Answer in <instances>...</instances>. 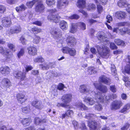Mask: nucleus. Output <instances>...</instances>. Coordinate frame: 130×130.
<instances>
[{"label": "nucleus", "instance_id": "26", "mask_svg": "<svg viewBox=\"0 0 130 130\" xmlns=\"http://www.w3.org/2000/svg\"><path fill=\"white\" fill-rule=\"evenodd\" d=\"M76 5L79 8L84 9L86 7V1L85 0H77Z\"/></svg>", "mask_w": 130, "mask_h": 130}, {"label": "nucleus", "instance_id": "44", "mask_svg": "<svg viewBox=\"0 0 130 130\" xmlns=\"http://www.w3.org/2000/svg\"><path fill=\"white\" fill-rule=\"evenodd\" d=\"M123 73L130 75V64H128L125 67Z\"/></svg>", "mask_w": 130, "mask_h": 130}, {"label": "nucleus", "instance_id": "3", "mask_svg": "<svg viewBox=\"0 0 130 130\" xmlns=\"http://www.w3.org/2000/svg\"><path fill=\"white\" fill-rule=\"evenodd\" d=\"M13 75L15 78L19 80L20 82L25 81L27 80L26 73L22 72L19 70H14L12 73Z\"/></svg>", "mask_w": 130, "mask_h": 130}, {"label": "nucleus", "instance_id": "11", "mask_svg": "<svg viewBox=\"0 0 130 130\" xmlns=\"http://www.w3.org/2000/svg\"><path fill=\"white\" fill-rule=\"evenodd\" d=\"M72 99V95L70 93L63 95L61 98L62 101L66 104L70 103L71 102Z\"/></svg>", "mask_w": 130, "mask_h": 130}, {"label": "nucleus", "instance_id": "61", "mask_svg": "<svg viewBox=\"0 0 130 130\" xmlns=\"http://www.w3.org/2000/svg\"><path fill=\"white\" fill-rule=\"evenodd\" d=\"M20 40L21 41V43L22 44L24 45H26V40L24 37L22 36L20 38Z\"/></svg>", "mask_w": 130, "mask_h": 130}, {"label": "nucleus", "instance_id": "9", "mask_svg": "<svg viewBox=\"0 0 130 130\" xmlns=\"http://www.w3.org/2000/svg\"><path fill=\"white\" fill-rule=\"evenodd\" d=\"M30 104L33 107L39 110H41L43 108L42 102L37 99L31 101Z\"/></svg>", "mask_w": 130, "mask_h": 130}, {"label": "nucleus", "instance_id": "14", "mask_svg": "<svg viewBox=\"0 0 130 130\" xmlns=\"http://www.w3.org/2000/svg\"><path fill=\"white\" fill-rule=\"evenodd\" d=\"M29 31L34 35L42 32V29L36 26H32L29 27Z\"/></svg>", "mask_w": 130, "mask_h": 130}, {"label": "nucleus", "instance_id": "42", "mask_svg": "<svg viewBox=\"0 0 130 130\" xmlns=\"http://www.w3.org/2000/svg\"><path fill=\"white\" fill-rule=\"evenodd\" d=\"M25 48L24 47L21 48L17 53V56L19 58L23 56L25 53Z\"/></svg>", "mask_w": 130, "mask_h": 130}, {"label": "nucleus", "instance_id": "45", "mask_svg": "<svg viewBox=\"0 0 130 130\" xmlns=\"http://www.w3.org/2000/svg\"><path fill=\"white\" fill-rule=\"evenodd\" d=\"M21 109L22 112L23 113H29L31 110L30 107L29 106L22 107Z\"/></svg>", "mask_w": 130, "mask_h": 130}, {"label": "nucleus", "instance_id": "37", "mask_svg": "<svg viewBox=\"0 0 130 130\" xmlns=\"http://www.w3.org/2000/svg\"><path fill=\"white\" fill-rule=\"evenodd\" d=\"M27 8L25 5L22 4L21 5L15 8V10L17 12H20L25 11Z\"/></svg>", "mask_w": 130, "mask_h": 130}, {"label": "nucleus", "instance_id": "28", "mask_svg": "<svg viewBox=\"0 0 130 130\" xmlns=\"http://www.w3.org/2000/svg\"><path fill=\"white\" fill-rule=\"evenodd\" d=\"M119 33L122 35L127 34L130 35V29L127 27H124L119 29Z\"/></svg>", "mask_w": 130, "mask_h": 130}, {"label": "nucleus", "instance_id": "6", "mask_svg": "<svg viewBox=\"0 0 130 130\" xmlns=\"http://www.w3.org/2000/svg\"><path fill=\"white\" fill-rule=\"evenodd\" d=\"M123 103L120 100H116L111 103L110 108L111 110H116L120 109L123 106Z\"/></svg>", "mask_w": 130, "mask_h": 130}, {"label": "nucleus", "instance_id": "51", "mask_svg": "<svg viewBox=\"0 0 130 130\" xmlns=\"http://www.w3.org/2000/svg\"><path fill=\"white\" fill-rule=\"evenodd\" d=\"M130 126V124L129 123L127 122L125 123L124 125L121 128V130H127L129 127Z\"/></svg>", "mask_w": 130, "mask_h": 130}, {"label": "nucleus", "instance_id": "7", "mask_svg": "<svg viewBox=\"0 0 130 130\" xmlns=\"http://www.w3.org/2000/svg\"><path fill=\"white\" fill-rule=\"evenodd\" d=\"M0 53L5 56L6 60L10 59L13 56L12 53L10 52L9 49L7 48L4 49L2 46L0 47Z\"/></svg>", "mask_w": 130, "mask_h": 130}, {"label": "nucleus", "instance_id": "24", "mask_svg": "<svg viewBox=\"0 0 130 130\" xmlns=\"http://www.w3.org/2000/svg\"><path fill=\"white\" fill-rule=\"evenodd\" d=\"M47 19L50 20H52L53 22L56 23L58 22L59 16L58 14H49L48 15Z\"/></svg>", "mask_w": 130, "mask_h": 130}, {"label": "nucleus", "instance_id": "59", "mask_svg": "<svg viewBox=\"0 0 130 130\" xmlns=\"http://www.w3.org/2000/svg\"><path fill=\"white\" fill-rule=\"evenodd\" d=\"M79 18V16L78 15L74 14L71 15L70 17V18L71 19H78Z\"/></svg>", "mask_w": 130, "mask_h": 130}, {"label": "nucleus", "instance_id": "50", "mask_svg": "<svg viewBox=\"0 0 130 130\" xmlns=\"http://www.w3.org/2000/svg\"><path fill=\"white\" fill-rule=\"evenodd\" d=\"M97 10L99 14L101 13L103 11V8L100 5H98L97 6Z\"/></svg>", "mask_w": 130, "mask_h": 130}, {"label": "nucleus", "instance_id": "30", "mask_svg": "<svg viewBox=\"0 0 130 130\" xmlns=\"http://www.w3.org/2000/svg\"><path fill=\"white\" fill-rule=\"evenodd\" d=\"M31 120L30 118H25L22 119L21 121V123L22 124L23 126L25 127L29 126L31 122Z\"/></svg>", "mask_w": 130, "mask_h": 130}, {"label": "nucleus", "instance_id": "5", "mask_svg": "<svg viewBox=\"0 0 130 130\" xmlns=\"http://www.w3.org/2000/svg\"><path fill=\"white\" fill-rule=\"evenodd\" d=\"M50 32L52 37L55 39H59L62 36V32L59 29L53 28L51 29Z\"/></svg>", "mask_w": 130, "mask_h": 130}, {"label": "nucleus", "instance_id": "53", "mask_svg": "<svg viewBox=\"0 0 130 130\" xmlns=\"http://www.w3.org/2000/svg\"><path fill=\"white\" fill-rule=\"evenodd\" d=\"M110 47L112 50H117L118 48L117 46L113 42H111L110 43Z\"/></svg>", "mask_w": 130, "mask_h": 130}, {"label": "nucleus", "instance_id": "62", "mask_svg": "<svg viewBox=\"0 0 130 130\" xmlns=\"http://www.w3.org/2000/svg\"><path fill=\"white\" fill-rule=\"evenodd\" d=\"M106 18L107 20L106 21L108 23H110L112 21V17L110 15H107L106 16Z\"/></svg>", "mask_w": 130, "mask_h": 130}, {"label": "nucleus", "instance_id": "33", "mask_svg": "<svg viewBox=\"0 0 130 130\" xmlns=\"http://www.w3.org/2000/svg\"><path fill=\"white\" fill-rule=\"evenodd\" d=\"M5 87L7 88H9L12 86V84L10 80L7 78H4L2 80Z\"/></svg>", "mask_w": 130, "mask_h": 130}, {"label": "nucleus", "instance_id": "13", "mask_svg": "<svg viewBox=\"0 0 130 130\" xmlns=\"http://www.w3.org/2000/svg\"><path fill=\"white\" fill-rule=\"evenodd\" d=\"M99 81L100 83H103L107 85H109L111 84V80L109 78L103 75L99 77Z\"/></svg>", "mask_w": 130, "mask_h": 130}, {"label": "nucleus", "instance_id": "1", "mask_svg": "<svg viewBox=\"0 0 130 130\" xmlns=\"http://www.w3.org/2000/svg\"><path fill=\"white\" fill-rule=\"evenodd\" d=\"M76 38L73 36H68L66 38V41L68 46H64L61 49L62 52L64 54H68L70 47L75 46L77 43Z\"/></svg>", "mask_w": 130, "mask_h": 130}, {"label": "nucleus", "instance_id": "12", "mask_svg": "<svg viewBox=\"0 0 130 130\" xmlns=\"http://www.w3.org/2000/svg\"><path fill=\"white\" fill-rule=\"evenodd\" d=\"M95 88L101 92L103 93H106L108 91V89L107 86L103 85H99L97 83H94L93 84Z\"/></svg>", "mask_w": 130, "mask_h": 130}, {"label": "nucleus", "instance_id": "18", "mask_svg": "<svg viewBox=\"0 0 130 130\" xmlns=\"http://www.w3.org/2000/svg\"><path fill=\"white\" fill-rule=\"evenodd\" d=\"M116 18L119 20L125 19L127 16L126 13L125 12L119 11L116 12L115 13Z\"/></svg>", "mask_w": 130, "mask_h": 130}, {"label": "nucleus", "instance_id": "27", "mask_svg": "<svg viewBox=\"0 0 130 130\" xmlns=\"http://www.w3.org/2000/svg\"><path fill=\"white\" fill-rule=\"evenodd\" d=\"M2 24L4 27H8L10 26L11 24V21L7 17L4 18L2 21Z\"/></svg>", "mask_w": 130, "mask_h": 130}, {"label": "nucleus", "instance_id": "40", "mask_svg": "<svg viewBox=\"0 0 130 130\" xmlns=\"http://www.w3.org/2000/svg\"><path fill=\"white\" fill-rule=\"evenodd\" d=\"M96 116L94 114L89 113L86 115L85 118L87 119L90 120L91 119H94L96 118Z\"/></svg>", "mask_w": 130, "mask_h": 130}, {"label": "nucleus", "instance_id": "34", "mask_svg": "<svg viewBox=\"0 0 130 130\" xmlns=\"http://www.w3.org/2000/svg\"><path fill=\"white\" fill-rule=\"evenodd\" d=\"M114 42L117 45L122 46H125V42L120 39H115L114 40Z\"/></svg>", "mask_w": 130, "mask_h": 130}, {"label": "nucleus", "instance_id": "55", "mask_svg": "<svg viewBox=\"0 0 130 130\" xmlns=\"http://www.w3.org/2000/svg\"><path fill=\"white\" fill-rule=\"evenodd\" d=\"M95 109L98 111H101L102 109V105L100 104H98L95 105Z\"/></svg>", "mask_w": 130, "mask_h": 130}, {"label": "nucleus", "instance_id": "15", "mask_svg": "<svg viewBox=\"0 0 130 130\" xmlns=\"http://www.w3.org/2000/svg\"><path fill=\"white\" fill-rule=\"evenodd\" d=\"M69 3L68 0H58L57 7L58 9H61L66 7Z\"/></svg>", "mask_w": 130, "mask_h": 130}, {"label": "nucleus", "instance_id": "52", "mask_svg": "<svg viewBox=\"0 0 130 130\" xmlns=\"http://www.w3.org/2000/svg\"><path fill=\"white\" fill-rule=\"evenodd\" d=\"M65 88L64 85L62 83H59L57 86V89L59 90H61Z\"/></svg>", "mask_w": 130, "mask_h": 130}, {"label": "nucleus", "instance_id": "35", "mask_svg": "<svg viewBox=\"0 0 130 130\" xmlns=\"http://www.w3.org/2000/svg\"><path fill=\"white\" fill-rule=\"evenodd\" d=\"M95 68L93 66L88 67L87 71L88 74L90 75L96 73H97V71L95 70Z\"/></svg>", "mask_w": 130, "mask_h": 130}, {"label": "nucleus", "instance_id": "56", "mask_svg": "<svg viewBox=\"0 0 130 130\" xmlns=\"http://www.w3.org/2000/svg\"><path fill=\"white\" fill-rule=\"evenodd\" d=\"M95 8V6L94 4H90L88 5L87 9L89 10H92Z\"/></svg>", "mask_w": 130, "mask_h": 130}, {"label": "nucleus", "instance_id": "39", "mask_svg": "<svg viewBox=\"0 0 130 130\" xmlns=\"http://www.w3.org/2000/svg\"><path fill=\"white\" fill-rule=\"evenodd\" d=\"M39 0H32L31 1L27 2L26 3V5L29 8H31L37 2H38Z\"/></svg>", "mask_w": 130, "mask_h": 130}, {"label": "nucleus", "instance_id": "4", "mask_svg": "<svg viewBox=\"0 0 130 130\" xmlns=\"http://www.w3.org/2000/svg\"><path fill=\"white\" fill-rule=\"evenodd\" d=\"M96 47L99 54L102 57H105L109 53L110 51L109 48L105 45H103L102 47L97 45Z\"/></svg>", "mask_w": 130, "mask_h": 130}, {"label": "nucleus", "instance_id": "16", "mask_svg": "<svg viewBox=\"0 0 130 130\" xmlns=\"http://www.w3.org/2000/svg\"><path fill=\"white\" fill-rule=\"evenodd\" d=\"M28 53L30 56H35L37 54V49L35 46H30L27 48Z\"/></svg>", "mask_w": 130, "mask_h": 130}, {"label": "nucleus", "instance_id": "10", "mask_svg": "<svg viewBox=\"0 0 130 130\" xmlns=\"http://www.w3.org/2000/svg\"><path fill=\"white\" fill-rule=\"evenodd\" d=\"M37 3H38L35 7V11L37 12H43L45 9V7L42 1L39 0V1Z\"/></svg>", "mask_w": 130, "mask_h": 130}, {"label": "nucleus", "instance_id": "31", "mask_svg": "<svg viewBox=\"0 0 130 130\" xmlns=\"http://www.w3.org/2000/svg\"><path fill=\"white\" fill-rule=\"evenodd\" d=\"M46 120L45 119H41L38 117H36L34 119V123L36 125H38L40 123L46 122Z\"/></svg>", "mask_w": 130, "mask_h": 130}, {"label": "nucleus", "instance_id": "36", "mask_svg": "<svg viewBox=\"0 0 130 130\" xmlns=\"http://www.w3.org/2000/svg\"><path fill=\"white\" fill-rule=\"evenodd\" d=\"M80 92L82 93H85L89 92V90H88L86 86L84 85H81L79 87Z\"/></svg>", "mask_w": 130, "mask_h": 130}, {"label": "nucleus", "instance_id": "19", "mask_svg": "<svg viewBox=\"0 0 130 130\" xmlns=\"http://www.w3.org/2000/svg\"><path fill=\"white\" fill-rule=\"evenodd\" d=\"M94 96L95 99L98 103L104 102V96L101 92H98L97 93H95Z\"/></svg>", "mask_w": 130, "mask_h": 130}, {"label": "nucleus", "instance_id": "2", "mask_svg": "<svg viewBox=\"0 0 130 130\" xmlns=\"http://www.w3.org/2000/svg\"><path fill=\"white\" fill-rule=\"evenodd\" d=\"M71 27L70 32L72 33H74L77 31V28H79L82 30H85L86 29L85 24L83 22H78L71 24Z\"/></svg>", "mask_w": 130, "mask_h": 130}, {"label": "nucleus", "instance_id": "23", "mask_svg": "<svg viewBox=\"0 0 130 130\" xmlns=\"http://www.w3.org/2000/svg\"><path fill=\"white\" fill-rule=\"evenodd\" d=\"M74 112L73 110L68 109L65 111V113L62 114L61 116H60V118L62 119H64L66 117L71 118Z\"/></svg>", "mask_w": 130, "mask_h": 130}, {"label": "nucleus", "instance_id": "54", "mask_svg": "<svg viewBox=\"0 0 130 130\" xmlns=\"http://www.w3.org/2000/svg\"><path fill=\"white\" fill-rule=\"evenodd\" d=\"M6 10V8L4 6L0 5V13H4Z\"/></svg>", "mask_w": 130, "mask_h": 130}, {"label": "nucleus", "instance_id": "57", "mask_svg": "<svg viewBox=\"0 0 130 130\" xmlns=\"http://www.w3.org/2000/svg\"><path fill=\"white\" fill-rule=\"evenodd\" d=\"M110 89L113 93H115L117 91V89L115 85L110 86Z\"/></svg>", "mask_w": 130, "mask_h": 130}, {"label": "nucleus", "instance_id": "63", "mask_svg": "<svg viewBox=\"0 0 130 130\" xmlns=\"http://www.w3.org/2000/svg\"><path fill=\"white\" fill-rule=\"evenodd\" d=\"M72 123L74 127L75 128L78 127V124L77 122L75 120H73L72 121Z\"/></svg>", "mask_w": 130, "mask_h": 130}, {"label": "nucleus", "instance_id": "46", "mask_svg": "<svg viewBox=\"0 0 130 130\" xmlns=\"http://www.w3.org/2000/svg\"><path fill=\"white\" fill-rule=\"evenodd\" d=\"M76 54V50L73 48H70L68 53V54L70 56H74Z\"/></svg>", "mask_w": 130, "mask_h": 130}, {"label": "nucleus", "instance_id": "64", "mask_svg": "<svg viewBox=\"0 0 130 130\" xmlns=\"http://www.w3.org/2000/svg\"><path fill=\"white\" fill-rule=\"evenodd\" d=\"M79 107L83 109L84 110H87L88 109L87 107L82 103H81Z\"/></svg>", "mask_w": 130, "mask_h": 130}, {"label": "nucleus", "instance_id": "22", "mask_svg": "<svg viewBox=\"0 0 130 130\" xmlns=\"http://www.w3.org/2000/svg\"><path fill=\"white\" fill-rule=\"evenodd\" d=\"M15 29L11 28L8 29L7 31V34L9 35L14 34L15 33H18L21 31V28L20 27L16 26Z\"/></svg>", "mask_w": 130, "mask_h": 130}, {"label": "nucleus", "instance_id": "41", "mask_svg": "<svg viewBox=\"0 0 130 130\" xmlns=\"http://www.w3.org/2000/svg\"><path fill=\"white\" fill-rule=\"evenodd\" d=\"M111 98H112L113 99H115L117 98V94L115 93H113L110 95L106 96L105 97V98L107 102L109 101Z\"/></svg>", "mask_w": 130, "mask_h": 130}, {"label": "nucleus", "instance_id": "49", "mask_svg": "<svg viewBox=\"0 0 130 130\" xmlns=\"http://www.w3.org/2000/svg\"><path fill=\"white\" fill-rule=\"evenodd\" d=\"M57 106L58 107H61L64 108H67L69 106V105L68 104H66L64 103H58L57 104Z\"/></svg>", "mask_w": 130, "mask_h": 130}, {"label": "nucleus", "instance_id": "60", "mask_svg": "<svg viewBox=\"0 0 130 130\" xmlns=\"http://www.w3.org/2000/svg\"><path fill=\"white\" fill-rule=\"evenodd\" d=\"M25 70L26 72H28L29 71L31 70L33 67L30 65L27 66L25 67Z\"/></svg>", "mask_w": 130, "mask_h": 130}, {"label": "nucleus", "instance_id": "20", "mask_svg": "<svg viewBox=\"0 0 130 130\" xmlns=\"http://www.w3.org/2000/svg\"><path fill=\"white\" fill-rule=\"evenodd\" d=\"M0 72L2 75L6 76L9 74L10 69L7 66H2L0 68Z\"/></svg>", "mask_w": 130, "mask_h": 130}, {"label": "nucleus", "instance_id": "38", "mask_svg": "<svg viewBox=\"0 0 130 130\" xmlns=\"http://www.w3.org/2000/svg\"><path fill=\"white\" fill-rule=\"evenodd\" d=\"M34 61L35 63H42L44 62V59L42 56H39L34 59Z\"/></svg>", "mask_w": 130, "mask_h": 130}, {"label": "nucleus", "instance_id": "21", "mask_svg": "<svg viewBox=\"0 0 130 130\" xmlns=\"http://www.w3.org/2000/svg\"><path fill=\"white\" fill-rule=\"evenodd\" d=\"M117 5L121 8H126L129 6L130 4L126 0H119L117 3Z\"/></svg>", "mask_w": 130, "mask_h": 130}, {"label": "nucleus", "instance_id": "8", "mask_svg": "<svg viewBox=\"0 0 130 130\" xmlns=\"http://www.w3.org/2000/svg\"><path fill=\"white\" fill-rule=\"evenodd\" d=\"M16 98L18 103L21 104L25 103L28 100L23 93H18L16 95Z\"/></svg>", "mask_w": 130, "mask_h": 130}, {"label": "nucleus", "instance_id": "25", "mask_svg": "<svg viewBox=\"0 0 130 130\" xmlns=\"http://www.w3.org/2000/svg\"><path fill=\"white\" fill-rule=\"evenodd\" d=\"M130 109V103H128L125 104L119 111L121 113L125 114Z\"/></svg>", "mask_w": 130, "mask_h": 130}, {"label": "nucleus", "instance_id": "17", "mask_svg": "<svg viewBox=\"0 0 130 130\" xmlns=\"http://www.w3.org/2000/svg\"><path fill=\"white\" fill-rule=\"evenodd\" d=\"M88 126L90 130H95L97 128L98 124L97 122L94 120L90 121H87Z\"/></svg>", "mask_w": 130, "mask_h": 130}, {"label": "nucleus", "instance_id": "32", "mask_svg": "<svg viewBox=\"0 0 130 130\" xmlns=\"http://www.w3.org/2000/svg\"><path fill=\"white\" fill-rule=\"evenodd\" d=\"M59 25L60 28L63 30L67 29L68 27L67 23L63 20L60 21L59 23Z\"/></svg>", "mask_w": 130, "mask_h": 130}, {"label": "nucleus", "instance_id": "29", "mask_svg": "<svg viewBox=\"0 0 130 130\" xmlns=\"http://www.w3.org/2000/svg\"><path fill=\"white\" fill-rule=\"evenodd\" d=\"M84 101L86 102L87 104L89 105H92L95 103V101L91 97L85 98L84 99Z\"/></svg>", "mask_w": 130, "mask_h": 130}, {"label": "nucleus", "instance_id": "43", "mask_svg": "<svg viewBox=\"0 0 130 130\" xmlns=\"http://www.w3.org/2000/svg\"><path fill=\"white\" fill-rule=\"evenodd\" d=\"M34 36L33 38V42L34 44H38L40 41L41 38L40 36L37 35Z\"/></svg>", "mask_w": 130, "mask_h": 130}, {"label": "nucleus", "instance_id": "58", "mask_svg": "<svg viewBox=\"0 0 130 130\" xmlns=\"http://www.w3.org/2000/svg\"><path fill=\"white\" fill-rule=\"evenodd\" d=\"M32 24L38 26H41L42 25V22L40 21H36L32 23Z\"/></svg>", "mask_w": 130, "mask_h": 130}, {"label": "nucleus", "instance_id": "48", "mask_svg": "<svg viewBox=\"0 0 130 130\" xmlns=\"http://www.w3.org/2000/svg\"><path fill=\"white\" fill-rule=\"evenodd\" d=\"M55 0H46V3L49 6L54 5L55 3Z\"/></svg>", "mask_w": 130, "mask_h": 130}, {"label": "nucleus", "instance_id": "47", "mask_svg": "<svg viewBox=\"0 0 130 130\" xmlns=\"http://www.w3.org/2000/svg\"><path fill=\"white\" fill-rule=\"evenodd\" d=\"M8 48L13 52H15L16 50L15 45L12 43H9L7 44Z\"/></svg>", "mask_w": 130, "mask_h": 130}]
</instances>
